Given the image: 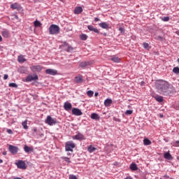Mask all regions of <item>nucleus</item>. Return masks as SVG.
<instances>
[{
    "mask_svg": "<svg viewBox=\"0 0 179 179\" xmlns=\"http://www.w3.org/2000/svg\"><path fill=\"white\" fill-rule=\"evenodd\" d=\"M155 87L159 94L167 96L169 94V89H170V84L166 80H158L155 82Z\"/></svg>",
    "mask_w": 179,
    "mask_h": 179,
    "instance_id": "1",
    "label": "nucleus"
},
{
    "mask_svg": "<svg viewBox=\"0 0 179 179\" xmlns=\"http://www.w3.org/2000/svg\"><path fill=\"white\" fill-rule=\"evenodd\" d=\"M59 27L58 25L52 24L49 27V33L50 34H59L60 31Z\"/></svg>",
    "mask_w": 179,
    "mask_h": 179,
    "instance_id": "2",
    "label": "nucleus"
},
{
    "mask_svg": "<svg viewBox=\"0 0 179 179\" xmlns=\"http://www.w3.org/2000/svg\"><path fill=\"white\" fill-rule=\"evenodd\" d=\"M75 144L73 141H68L65 144V149L66 152H73V149L75 148Z\"/></svg>",
    "mask_w": 179,
    "mask_h": 179,
    "instance_id": "3",
    "label": "nucleus"
},
{
    "mask_svg": "<svg viewBox=\"0 0 179 179\" xmlns=\"http://www.w3.org/2000/svg\"><path fill=\"white\" fill-rule=\"evenodd\" d=\"M45 124L52 127V125H55L57 124V119L52 118L51 116L48 115L45 120Z\"/></svg>",
    "mask_w": 179,
    "mask_h": 179,
    "instance_id": "4",
    "label": "nucleus"
},
{
    "mask_svg": "<svg viewBox=\"0 0 179 179\" xmlns=\"http://www.w3.org/2000/svg\"><path fill=\"white\" fill-rule=\"evenodd\" d=\"M72 139L74 141H85L86 138L83 134L78 133V134L72 137Z\"/></svg>",
    "mask_w": 179,
    "mask_h": 179,
    "instance_id": "5",
    "label": "nucleus"
},
{
    "mask_svg": "<svg viewBox=\"0 0 179 179\" xmlns=\"http://www.w3.org/2000/svg\"><path fill=\"white\" fill-rule=\"evenodd\" d=\"M32 72H41L43 69H44V67L40 65H36L31 67Z\"/></svg>",
    "mask_w": 179,
    "mask_h": 179,
    "instance_id": "6",
    "label": "nucleus"
},
{
    "mask_svg": "<svg viewBox=\"0 0 179 179\" xmlns=\"http://www.w3.org/2000/svg\"><path fill=\"white\" fill-rule=\"evenodd\" d=\"M46 75H52V76H55L57 73H58V71L55 69H48L45 70Z\"/></svg>",
    "mask_w": 179,
    "mask_h": 179,
    "instance_id": "7",
    "label": "nucleus"
},
{
    "mask_svg": "<svg viewBox=\"0 0 179 179\" xmlns=\"http://www.w3.org/2000/svg\"><path fill=\"white\" fill-rule=\"evenodd\" d=\"M73 115H83V113H82V110L78 108H73L71 111Z\"/></svg>",
    "mask_w": 179,
    "mask_h": 179,
    "instance_id": "8",
    "label": "nucleus"
},
{
    "mask_svg": "<svg viewBox=\"0 0 179 179\" xmlns=\"http://www.w3.org/2000/svg\"><path fill=\"white\" fill-rule=\"evenodd\" d=\"M8 149L12 155H16L17 153V147L10 145Z\"/></svg>",
    "mask_w": 179,
    "mask_h": 179,
    "instance_id": "9",
    "label": "nucleus"
},
{
    "mask_svg": "<svg viewBox=\"0 0 179 179\" xmlns=\"http://www.w3.org/2000/svg\"><path fill=\"white\" fill-rule=\"evenodd\" d=\"M64 108L66 111H71L72 110V103L66 101L64 104Z\"/></svg>",
    "mask_w": 179,
    "mask_h": 179,
    "instance_id": "10",
    "label": "nucleus"
},
{
    "mask_svg": "<svg viewBox=\"0 0 179 179\" xmlns=\"http://www.w3.org/2000/svg\"><path fill=\"white\" fill-rule=\"evenodd\" d=\"M27 82H31V80H38V76H28L26 78Z\"/></svg>",
    "mask_w": 179,
    "mask_h": 179,
    "instance_id": "11",
    "label": "nucleus"
},
{
    "mask_svg": "<svg viewBox=\"0 0 179 179\" xmlns=\"http://www.w3.org/2000/svg\"><path fill=\"white\" fill-rule=\"evenodd\" d=\"M113 62H116L117 64L121 62V58L118 57L117 55L112 56L110 59Z\"/></svg>",
    "mask_w": 179,
    "mask_h": 179,
    "instance_id": "12",
    "label": "nucleus"
},
{
    "mask_svg": "<svg viewBox=\"0 0 179 179\" xmlns=\"http://www.w3.org/2000/svg\"><path fill=\"white\" fill-rule=\"evenodd\" d=\"M75 81L77 83H82L83 82V76L79 74L75 77Z\"/></svg>",
    "mask_w": 179,
    "mask_h": 179,
    "instance_id": "13",
    "label": "nucleus"
},
{
    "mask_svg": "<svg viewBox=\"0 0 179 179\" xmlns=\"http://www.w3.org/2000/svg\"><path fill=\"white\" fill-rule=\"evenodd\" d=\"M99 27H101V29H110V24L107 22H101L99 24Z\"/></svg>",
    "mask_w": 179,
    "mask_h": 179,
    "instance_id": "14",
    "label": "nucleus"
},
{
    "mask_svg": "<svg viewBox=\"0 0 179 179\" xmlns=\"http://www.w3.org/2000/svg\"><path fill=\"white\" fill-rule=\"evenodd\" d=\"M82 12H83V8H82V7H80V6L76 7L74 9L75 15H80V13H82Z\"/></svg>",
    "mask_w": 179,
    "mask_h": 179,
    "instance_id": "15",
    "label": "nucleus"
},
{
    "mask_svg": "<svg viewBox=\"0 0 179 179\" xmlns=\"http://www.w3.org/2000/svg\"><path fill=\"white\" fill-rule=\"evenodd\" d=\"M87 29L88 30H90V31H94V33H96V34H99V33H100V31H99V29H97V28H94L92 25H88Z\"/></svg>",
    "mask_w": 179,
    "mask_h": 179,
    "instance_id": "16",
    "label": "nucleus"
},
{
    "mask_svg": "<svg viewBox=\"0 0 179 179\" xmlns=\"http://www.w3.org/2000/svg\"><path fill=\"white\" fill-rule=\"evenodd\" d=\"M24 150L26 152V153H31V152H34V148H33V147L24 145Z\"/></svg>",
    "mask_w": 179,
    "mask_h": 179,
    "instance_id": "17",
    "label": "nucleus"
},
{
    "mask_svg": "<svg viewBox=\"0 0 179 179\" xmlns=\"http://www.w3.org/2000/svg\"><path fill=\"white\" fill-rule=\"evenodd\" d=\"M164 157L166 160H173V157L171 156V154H170V151H168L167 152H164Z\"/></svg>",
    "mask_w": 179,
    "mask_h": 179,
    "instance_id": "18",
    "label": "nucleus"
},
{
    "mask_svg": "<svg viewBox=\"0 0 179 179\" xmlns=\"http://www.w3.org/2000/svg\"><path fill=\"white\" fill-rule=\"evenodd\" d=\"M113 104V100L111 99H107L104 101L105 107H110Z\"/></svg>",
    "mask_w": 179,
    "mask_h": 179,
    "instance_id": "19",
    "label": "nucleus"
},
{
    "mask_svg": "<svg viewBox=\"0 0 179 179\" xmlns=\"http://www.w3.org/2000/svg\"><path fill=\"white\" fill-rule=\"evenodd\" d=\"M154 99L156 100V101H158V103H163L164 99L162 96L157 94L154 96Z\"/></svg>",
    "mask_w": 179,
    "mask_h": 179,
    "instance_id": "20",
    "label": "nucleus"
},
{
    "mask_svg": "<svg viewBox=\"0 0 179 179\" xmlns=\"http://www.w3.org/2000/svg\"><path fill=\"white\" fill-rule=\"evenodd\" d=\"M143 145L145 146H149V145H152V141L150 140H149V138H145L143 139Z\"/></svg>",
    "mask_w": 179,
    "mask_h": 179,
    "instance_id": "21",
    "label": "nucleus"
},
{
    "mask_svg": "<svg viewBox=\"0 0 179 179\" xmlns=\"http://www.w3.org/2000/svg\"><path fill=\"white\" fill-rule=\"evenodd\" d=\"M88 65H90V63L89 62H82L80 63V66L81 68H86Z\"/></svg>",
    "mask_w": 179,
    "mask_h": 179,
    "instance_id": "22",
    "label": "nucleus"
},
{
    "mask_svg": "<svg viewBox=\"0 0 179 179\" xmlns=\"http://www.w3.org/2000/svg\"><path fill=\"white\" fill-rule=\"evenodd\" d=\"M130 169H131L132 171H136V170H138V165H136L135 163H132L130 165Z\"/></svg>",
    "mask_w": 179,
    "mask_h": 179,
    "instance_id": "23",
    "label": "nucleus"
},
{
    "mask_svg": "<svg viewBox=\"0 0 179 179\" xmlns=\"http://www.w3.org/2000/svg\"><path fill=\"white\" fill-rule=\"evenodd\" d=\"M15 165L18 169H23V161H18L17 162H15Z\"/></svg>",
    "mask_w": 179,
    "mask_h": 179,
    "instance_id": "24",
    "label": "nucleus"
},
{
    "mask_svg": "<svg viewBox=\"0 0 179 179\" xmlns=\"http://www.w3.org/2000/svg\"><path fill=\"white\" fill-rule=\"evenodd\" d=\"M42 25L41 22L37 20L34 22V26L35 27H41Z\"/></svg>",
    "mask_w": 179,
    "mask_h": 179,
    "instance_id": "25",
    "label": "nucleus"
},
{
    "mask_svg": "<svg viewBox=\"0 0 179 179\" xmlns=\"http://www.w3.org/2000/svg\"><path fill=\"white\" fill-rule=\"evenodd\" d=\"M92 120H100V116L97 113H92L91 115Z\"/></svg>",
    "mask_w": 179,
    "mask_h": 179,
    "instance_id": "26",
    "label": "nucleus"
},
{
    "mask_svg": "<svg viewBox=\"0 0 179 179\" xmlns=\"http://www.w3.org/2000/svg\"><path fill=\"white\" fill-rule=\"evenodd\" d=\"M94 150H96V148L93 147V145H90L87 148L89 153H93Z\"/></svg>",
    "mask_w": 179,
    "mask_h": 179,
    "instance_id": "27",
    "label": "nucleus"
},
{
    "mask_svg": "<svg viewBox=\"0 0 179 179\" xmlns=\"http://www.w3.org/2000/svg\"><path fill=\"white\" fill-rule=\"evenodd\" d=\"M3 37H5V38H8V37H9V31L5 30L3 31L1 33Z\"/></svg>",
    "mask_w": 179,
    "mask_h": 179,
    "instance_id": "28",
    "label": "nucleus"
},
{
    "mask_svg": "<svg viewBox=\"0 0 179 179\" xmlns=\"http://www.w3.org/2000/svg\"><path fill=\"white\" fill-rule=\"evenodd\" d=\"M143 48H145V50H147L148 51H149V50H150V46H149V43L144 42L143 43Z\"/></svg>",
    "mask_w": 179,
    "mask_h": 179,
    "instance_id": "29",
    "label": "nucleus"
},
{
    "mask_svg": "<svg viewBox=\"0 0 179 179\" xmlns=\"http://www.w3.org/2000/svg\"><path fill=\"white\" fill-rule=\"evenodd\" d=\"M80 40L85 41V40H87V35L83 34L80 36Z\"/></svg>",
    "mask_w": 179,
    "mask_h": 179,
    "instance_id": "30",
    "label": "nucleus"
},
{
    "mask_svg": "<svg viewBox=\"0 0 179 179\" xmlns=\"http://www.w3.org/2000/svg\"><path fill=\"white\" fill-rule=\"evenodd\" d=\"M10 8L11 9H17V8H19V5L17 3H15L10 5Z\"/></svg>",
    "mask_w": 179,
    "mask_h": 179,
    "instance_id": "31",
    "label": "nucleus"
},
{
    "mask_svg": "<svg viewBox=\"0 0 179 179\" xmlns=\"http://www.w3.org/2000/svg\"><path fill=\"white\" fill-rule=\"evenodd\" d=\"M65 51H66L67 52H71V51H73V48L69 45L67 46V48L65 49Z\"/></svg>",
    "mask_w": 179,
    "mask_h": 179,
    "instance_id": "32",
    "label": "nucleus"
},
{
    "mask_svg": "<svg viewBox=\"0 0 179 179\" xmlns=\"http://www.w3.org/2000/svg\"><path fill=\"white\" fill-rule=\"evenodd\" d=\"M87 94L88 97H93L94 92L92 90H89L87 92Z\"/></svg>",
    "mask_w": 179,
    "mask_h": 179,
    "instance_id": "33",
    "label": "nucleus"
},
{
    "mask_svg": "<svg viewBox=\"0 0 179 179\" xmlns=\"http://www.w3.org/2000/svg\"><path fill=\"white\" fill-rule=\"evenodd\" d=\"M134 113V110H127L125 111V115H131Z\"/></svg>",
    "mask_w": 179,
    "mask_h": 179,
    "instance_id": "34",
    "label": "nucleus"
},
{
    "mask_svg": "<svg viewBox=\"0 0 179 179\" xmlns=\"http://www.w3.org/2000/svg\"><path fill=\"white\" fill-rule=\"evenodd\" d=\"M23 128L24 129H29V126H27V120H25L23 122Z\"/></svg>",
    "mask_w": 179,
    "mask_h": 179,
    "instance_id": "35",
    "label": "nucleus"
},
{
    "mask_svg": "<svg viewBox=\"0 0 179 179\" xmlns=\"http://www.w3.org/2000/svg\"><path fill=\"white\" fill-rule=\"evenodd\" d=\"M9 87H17V84L14 83H10L8 85Z\"/></svg>",
    "mask_w": 179,
    "mask_h": 179,
    "instance_id": "36",
    "label": "nucleus"
},
{
    "mask_svg": "<svg viewBox=\"0 0 179 179\" xmlns=\"http://www.w3.org/2000/svg\"><path fill=\"white\" fill-rule=\"evenodd\" d=\"M173 73H179V67H174L173 69Z\"/></svg>",
    "mask_w": 179,
    "mask_h": 179,
    "instance_id": "37",
    "label": "nucleus"
},
{
    "mask_svg": "<svg viewBox=\"0 0 179 179\" xmlns=\"http://www.w3.org/2000/svg\"><path fill=\"white\" fill-rule=\"evenodd\" d=\"M119 31H120L121 34H125V29L123 27H120Z\"/></svg>",
    "mask_w": 179,
    "mask_h": 179,
    "instance_id": "38",
    "label": "nucleus"
},
{
    "mask_svg": "<svg viewBox=\"0 0 179 179\" xmlns=\"http://www.w3.org/2000/svg\"><path fill=\"white\" fill-rule=\"evenodd\" d=\"M173 145L175 146V148H178L179 147V141H176L173 143Z\"/></svg>",
    "mask_w": 179,
    "mask_h": 179,
    "instance_id": "39",
    "label": "nucleus"
},
{
    "mask_svg": "<svg viewBox=\"0 0 179 179\" xmlns=\"http://www.w3.org/2000/svg\"><path fill=\"white\" fill-rule=\"evenodd\" d=\"M17 60H18V62H20V63L23 62V55H20V56L18 57Z\"/></svg>",
    "mask_w": 179,
    "mask_h": 179,
    "instance_id": "40",
    "label": "nucleus"
},
{
    "mask_svg": "<svg viewBox=\"0 0 179 179\" xmlns=\"http://www.w3.org/2000/svg\"><path fill=\"white\" fill-rule=\"evenodd\" d=\"M162 20L163 22H169V20H170V17H164L162 18Z\"/></svg>",
    "mask_w": 179,
    "mask_h": 179,
    "instance_id": "41",
    "label": "nucleus"
},
{
    "mask_svg": "<svg viewBox=\"0 0 179 179\" xmlns=\"http://www.w3.org/2000/svg\"><path fill=\"white\" fill-rule=\"evenodd\" d=\"M64 160L66 162V163H71V159L66 157H63Z\"/></svg>",
    "mask_w": 179,
    "mask_h": 179,
    "instance_id": "42",
    "label": "nucleus"
},
{
    "mask_svg": "<svg viewBox=\"0 0 179 179\" xmlns=\"http://www.w3.org/2000/svg\"><path fill=\"white\" fill-rule=\"evenodd\" d=\"M69 179H78V177L75 175H69Z\"/></svg>",
    "mask_w": 179,
    "mask_h": 179,
    "instance_id": "43",
    "label": "nucleus"
},
{
    "mask_svg": "<svg viewBox=\"0 0 179 179\" xmlns=\"http://www.w3.org/2000/svg\"><path fill=\"white\" fill-rule=\"evenodd\" d=\"M69 45V44L66 42H64L63 43V45H62V47H68Z\"/></svg>",
    "mask_w": 179,
    "mask_h": 179,
    "instance_id": "44",
    "label": "nucleus"
},
{
    "mask_svg": "<svg viewBox=\"0 0 179 179\" xmlns=\"http://www.w3.org/2000/svg\"><path fill=\"white\" fill-rule=\"evenodd\" d=\"M8 78H9V76H8V74H4L3 76V80H6V79H8Z\"/></svg>",
    "mask_w": 179,
    "mask_h": 179,
    "instance_id": "45",
    "label": "nucleus"
},
{
    "mask_svg": "<svg viewBox=\"0 0 179 179\" xmlns=\"http://www.w3.org/2000/svg\"><path fill=\"white\" fill-rule=\"evenodd\" d=\"M7 132L8 134H10V135H12V134H13V131H12V129H7Z\"/></svg>",
    "mask_w": 179,
    "mask_h": 179,
    "instance_id": "46",
    "label": "nucleus"
},
{
    "mask_svg": "<svg viewBox=\"0 0 179 179\" xmlns=\"http://www.w3.org/2000/svg\"><path fill=\"white\" fill-rule=\"evenodd\" d=\"M94 21H95V22H99V21H100V18H99V17H95V18H94Z\"/></svg>",
    "mask_w": 179,
    "mask_h": 179,
    "instance_id": "47",
    "label": "nucleus"
},
{
    "mask_svg": "<svg viewBox=\"0 0 179 179\" xmlns=\"http://www.w3.org/2000/svg\"><path fill=\"white\" fill-rule=\"evenodd\" d=\"M23 170H26V164L23 162Z\"/></svg>",
    "mask_w": 179,
    "mask_h": 179,
    "instance_id": "48",
    "label": "nucleus"
},
{
    "mask_svg": "<svg viewBox=\"0 0 179 179\" xmlns=\"http://www.w3.org/2000/svg\"><path fill=\"white\" fill-rule=\"evenodd\" d=\"M94 96L95 97H97L99 96V92H95Z\"/></svg>",
    "mask_w": 179,
    "mask_h": 179,
    "instance_id": "49",
    "label": "nucleus"
},
{
    "mask_svg": "<svg viewBox=\"0 0 179 179\" xmlns=\"http://www.w3.org/2000/svg\"><path fill=\"white\" fill-rule=\"evenodd\" d=\"M34 132H37V128L36 127L34 128Z\"/></svg>",
    "mask_w": 179,
    "mask_h": 179,
    "instance_id": "50",
    "label": "nucleus"
},
{
    "mask_svg": "<svg viewBox=\"0 0 179 179\" xmlns=\"http://www.w3.org/2000/svg\"><path fill=\"white\" fill-rule=\"evenodd\" d=\"M124 179H133L131 177H130V176H127L126 178H124Z\"/></svg>",
    "mask_w": 179,
    "mask_h": 179,
    "instance_id": "51",
    "label": "nucleus"
},
{
    "mask_svg": "<svg viewBox=\"0 0 179 179\" xmlns=\"http://www.w3.org/2000/svg\"><path fill=\"white\" fill-rule=\"evenodd\" d=\"M13 179H22V178H19V177H15V178H13Z\"/></svg>",
    "mask_w": 179,
    "mask_h": 179,
    "instance_id": "52",
    "label": "nucleus"
},
{
    "mask_svg": "<svg viewBox=\"0 0 179 179\" xmlns=\"http://www.w3.org/2000/svg\"><path fill=\"white\" fill-rule=\"evenodd\" d=\"M2 41V36L0 35V43Z\"/></svg>",
    "mask_w": 179,
    "mask_h": 179,
    "instance_id": "53",
    "label": "nucleus"
},
{
    "mask_svg": "<svg viewBox=\"0 0 179 179\" xmlns=\"http://www.w3.org/2000/svg\"><path fill=\"white\" fill-rule=\"evenodd\" d=\"M164 177H165L166 178H169V176L165 175Z\"/></svg>",
    "mask_w": 179,
    "mask_h": 179,
    "instance_id": "54",
    "label": "nucleus"
},
{
    "mask_svg": "<svg viewBox=\"0 0 179 179\" xmlns=\"http://www.w3.org/2000/svg\"><path fill=\"white\" fill-rule=\"evenodd\" d=\"M3 155L5 156L6 155V152H3Z\"/></svg>",
    "mask_w": 179,
    "mask_h": 179,
    "instance_id": "55",
    "label": "nucleus"
},
{
    "mask_svg": "<svg viewBox=\"0 0 179 179\" xmlns=\"http://www.w3.org/2000/svg\"><path fill=\"white\" fill-rule=\"evenodd\" d=\"M3 163V160L0 159V164Z\"/></svg>",
    "mask_w": 179,
    "mask_h": 179,
    "instance_id": "56",
    "label": "nucleus"
},
{
    "mask_svg": "<svg viewBox=\"0 0 179 179\" xmlns=\"http://www.w3.org/2000/svg\"><path fill=\"white\" fill-rule=\"evenodd\" d=\"M177 62H178V64H179V58L177 59Z\"/></svg>",
    "mask_w": 179,
    "mask_h": 179,
    "instance_id": "57",
    "label": "nucleus"
},
{
    "mask_svg": "<svg viewBox=\"0 0 179 179\" xmlns=\"http://www.w3.org/2000/svg\"><path fill=\"white\" fill-rule=\"evenodd\" d=\"M24 61H26V59H23V62H24Z\"/></svg>",
    "mask_w": 179,
    "mask_h": 179,
    "instance_id": "58",
    "label": "nucleus"
},
{
    "mask_svg": "<svg viewBox=\"0 0 179 179\" xmlns=\"http://www.w3.org/2000/svg\"><path fill=\"white\" fill-rule=\"evenodd\" d=\"M0 50H1V46H0Z\"/></svg>",
    "mask_w": 179,
    "mask_h": 179,
    "instance_id": "59",
    "label": "nucleus"
}]
</instances>
